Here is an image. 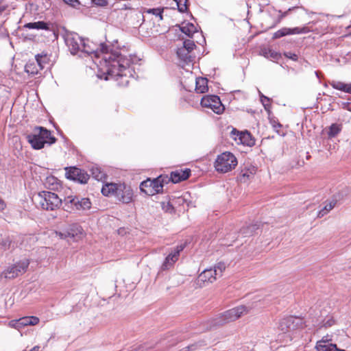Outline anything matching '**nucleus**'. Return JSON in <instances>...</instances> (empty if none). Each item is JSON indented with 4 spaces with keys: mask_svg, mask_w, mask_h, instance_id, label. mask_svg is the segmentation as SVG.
Listing matches in <instances>:
<instances>
[{
    "mask_svg": "<svg viewBox=\"0 0 351 351\" xmlns=\"http://www.w3.org/2000/svg\"><path fill=\"white\" fill-rule=\"evenodd\" d=\"M89 55H94L96 58L95 62L99 70L106 75L105 80L114 78L118 80L119 77H125L121 84L127 85L129 83L128 78L133 77L134 70L131 67L130 56H123L118 51H108V47L104 44L101 45L99 51H95L84 42L79 56Z\"/></svg>",
    "mask_w": 351,
    "mask_h": 351,
    "instance_id": "nucleus-1",
    "label": "nucleus"
},
{
    "mask_svg": "<svg viewBox=\"0 0 351 351\" xmlns=\"http://www.w3.org/2000/svg\"><path fill=\"white\" fill-rule=\"evenodd\" d=\"M101 193L105 196H114L123 204L131 202L133 198L132 189L125 183H106L102 186Z\"/></svg>",
    "mask_w": 351,
    "mask_h": 351,
    "instance_id": "nucleus-2",
    "label": "nucleus"
},
{
    "mask_svg": "<svg viewBox=\"0 0 351 351\" xmlns=\"http://www.w3.org/2000/svg\"><path fill=\"white\" fill-rule=\"evenodd\" d=\"M305 323L303 319L298 317H287L282 319L278 326L279 340L285 339L291 340L298 330L304 328Z\"/></svg>",
    "mask_w": 351,
    "mask_h": 351,
    "instance_id": "nucleus-3",
    "label": "nucleus"
},
{
    "mask_svg": "<svg viewBox=\"0 0 351 351\" xmlns=\"http://www.w3.org/2000/svg\"><path fill=\"white\" fill-rule=\"evenodd\" d=\"M248 312V308L243 305L226 311L218 315L215 318L208 320V328L211 330L227 323L234 322L241 316L247 314Z\"/></svg>",
    "mask_w": 351,
    "mask_h": 351,
    "instance_id": "nucleus-4",
    "label": "nucleus"
},
{
    "mask_svg": "<svg viewBox=\"0 0 351 351\" xmlns=\"http://www.w3.org/2000/svg\"><path fill=\"white\" fill-rule=\"evenodd\" d=\"M26 138L34 149H40L45 144L52 145L56 141V138L51 135V132L41 126L35 127L33 132L27 134Z\"/></svg>",
    "mask_w": 351,
    "mask_h": 351,
    "instance_id": "nucleus-5",
    "label": "nucleus"
},
{
    "mask_svg": "<svg viewBox=\"0 0 351 351\" xmlns=\"http://www.w3.org/2000/svg\"><path fill=\"white\" fill-rule=\"evenodd\" d=\"M36 199L41 208L46 210H54L58 208L62 202L55 193L45 191L39 193Z\"/></svg>",
    "mask_w": 351,
    "mask_h": 351,
    "instance_id": "nucleus-6",
    "label": "nucleus"
},
{
    "mask_svg": "<svg viewBox=\"0 0 351 351\" xmlns=\"http://www.w3.org/2000/svg\"><path fill=\"white\" fill-rule=\"evenodd\" d=\"M237 163V158L233 154L225 152L217 156L214 166L217 172L227 173L234 169Z\"/></svg>",
    "mask_w": 351,
    "mask_h": 351,
    "instance_id": "nucleus-7",
    "label": "nucleus"
},
{
    "mask_svg": "<svg viewBox=\"0 0 351 351\" xmlns=\"http://www.w3.org/2000/svg\"><path fill=\"white\" fill-rule=\"evenodd\" d=\"M164 179L159 176L156 179H147L141 183V191L147 195H154L162 191Z\"/></svg>",
    "mask_w": 351,
    "mask_h": 351,
    "instance_id": "nucleus-8",
    "label": "nucleus"
},
{
    "mask_svg": "<svg viewBox=\"0 0 351 351\" xmlns=\"http://www.w3.org/2000/svg\"><path fill=\"white\" fill-rule=\"evenodd\" d=\"M29 265V260L23 259L16 263V264L8 267L3 271L1 276L8 279L14 278L24 274L27 271Z\"/></svg>",
    "mask_w": 351,
    "mask_h": 351,
    "instance_id": "nucleus-9",
    "label": "nucleus"
},
{
    "mask_svg": "<svg viewBox=\"0 0 351 351\" xmlns=\"http://www.w3.org/2000/svg\"><path fill=\"white\" fill-rule=\"evenodd\" d=\"M201 106L212 110L215 113L220 114L224 111V106L219 97L217 95H206L201 100Z\"/></svg>",
    "mask_w": 351,
    "mask_h": 351,
    "instance_id": "nucleus-10",
    "label": "nucleus"
},
{
    "mask_svg": "<svg viewBox=\"0 0 351 351\" xmlns=\"http://www.w3.org/2000/svg\"><path fill=\"white\" fill-rule=\"evenodd\" d=\"M56 234L59 236L60 239H73L74 241H77L83 238L85 233L79 224L74 223L71 225L68 230L64 232H56Z\"/></svg>",
    "mask_w": 351,
    "mask_h": 351,
    "instance_id": "nucleus-11",
    "label": "nucleus"
},
{
    "mask_svg": "<svg viewBox=\"0 0 351 351\" xmlns=\"http://www.w3.org/2000/svg\"><path fill=\"white\" fill-rule=\"evenodd\" d=\"M84 41L77 34H68L65 37V43L73 55L79 54Z\"/></svg>",
    "mask_w": 351,
    "mask_h": 351,
    "instance_id": "nucleus-12",
    "label": "nucleus"
},
{
    "mask_svg": "<svg viewBox=\"0 0 351 351\" xmlns=\"http://www.w3.org/2000/svg\"><path fill=\"white\" fill-rule=\"evenodd\" d=\"M184 247L185 245L182 244L176 246V247H175L165 258V260L161 266V269L162 270H166L171 268L178 260L180 253L184 250Z\"/></svg>",
    "mask_w": 351,
    "mask_h": 351,
    "instance_id": "nucleus-13",
    "label": "nucleus"
},
{
    "mask_svg": "<svg viewBox=\"0 0 351 351\" xmlns=\"http://www.w3.org/2000/svg\"><path fill=\"white\" fill-rule=\"evenodd\" d=\"M232 136L238 143H241L247 146H252L254 145V140L252 135L247 131L239 132L234 129L232 132Z\"/></svg>",
    "mask_w": 351,
    "mask_h": 351,
    "instance_id": "nucleus-14",
    "label": "nucleus"
},
{
    "mask_svg": "<svg viewBox=\"0 0 351 351\" xmlns=\"http://www.w3.org/2000/svg\"><path fill=\"white\" fill-rule=\"evenodd\" d=\"M66 202L73 205L76 210H86L91 207V202L88 198H79L77 197L69 196L65 199Z\"/></svg>",
    "mask_w": 351,
    "mask_h": 351,
    "instance_id": "nucleus-15",
    "label": "nucleus"
},
{
    "mask_svg": "<svg viewBox=\"0 0 351 351\" xmlns=\"http://www.w3.org/2000/svg\"><path fill=\"white\" fill-rule=\"evenodd\" d=\"M309 30L307 27H294V28H288L283 27L277 32H276L273 35L274 39L280 38L282 36L291 34H306L308 32Z\"/></svg>",
    "mask_w": 351,
    "mask_h": 351,
    "instance_id": "nucleus-16",
    "label": "nucleus"
},
{
    "mask_svg": "<svg viewBox=\"0 0 351 351\" xmlns=\"http://www.w3.org/2000/svg\"><path fill=\"white\" fill-rule=\"evenodd\" d=\"M69 178L77 180L82 184H85L88 182L89 176L80 169L73 168L69 173Z\"/></svg>",
    "mask_w": 351,
    "mask_h": 351,
    "instance_id": "nucleus-17",
    "label": "nucleus"
},
{
    "mask_svg": "<svg viewBox=\"0 0 351 351\" xmlns=\"http://www.w3.org/2000/svg\"><path fill=\"white\" fill-rule=\"evenodd\" d=\"M217 276L216 271H213V268L204 269L198 276V282H213Z\"/></svg>",
    "mask_w": 351,
    "mask_h": 351,
    "instance_id": "nucleus-18",
    "label": "nucleus"
},
{
    "mask_svg": "<svg viewBox=\"0 0 351 351\" xmlns=\"http://www.w3.org/2000/svg\"><path fill=\"white\" fill-rule=\"evenodd\" d=\"M191 175L190 169L178 170L171 173V180L173 183H178L182 180H185L189 178Z\"/></svg>",
    "mask_w": 351,
    "mask_h": 351,
    "instance_id": "nucleus-19",
    "label": "nucleus"
},
{
    "mask_svg": "<svg viewBox=\"0 0 351 351\" xmlns=\"http://www.w3.org/2000/svg\"><path fill=\"white\" fill-rule=\"evenodd\" d=\"M256 169L254 167L242 169L239 174V180L244 183L247 182L254 177L256 173Z\"/></svg>",
    "mask_w": 351,
    "mask_h": 351,
    "instance_id": "nucleus-20",
    "label": "nucleus"
},
{
    "mask_svg": "<svg viewBox=\"0 0 351 351\" xmlns=\"http://www.w3.org/2000/svg\"><path fill=\"white\" fill-rule=\"evenodd\" d=\"M330 85L335 89L351 94V83H344L340 81H332Z\"/></svg>",
    "mask_w": 351,
    "mask_h": 351,
    "instance_id": "nucleus-21",
    "label": "nucleus"
},
{
    "mask_svg": "<svg viewBox=\"0 0 351 351\" xmlns=\"http://www.w3.org/2000/svg\"><path fill=\"white\" fill-rule=\"evenodd\" d=\"M195 90L204 93L208 90V80L205 77H197L195 80Z\"/></svg>",
    "mask_w": 351,
    "mask_h": 351,
    "instance_id": "nucleus-22",
    "label": "nucleus"
},
{
    "mask_svg": "<svg viewBox=\"0 0 351 351\" xmlns=\"http://www.w3.org/2000/svg\"><path fill=\"white\" fill-rule=\"evenodd\" d=\"M324 341H317L316 344L317 351H345L344 350L338 349L335 344L325 345Z\"/></svg>",
    "mask_w": 351,
    "mask_h": 351,
    "instance_id": "nucleus-23",
    "label": "nucleus"
},
{
    "mask_svg": "<svg viewBox=\"0 0 351 351\" xmlns=\"http://www.w3.org/2000/svg\"><path fill=\"white\" fill-rule=\"evenodd\" d=\"M25 70L29 74L36 75L40 71V66L39 63L35 62V60L29 61L26 64Z\"/></svg>",
    "mask_w": 351,
    "mask_h": 351,
    "instance_id": "nucleus-24",
    "label": "nucleus"
},
{
    "mask_svg": "<svg viewBox=\"0 0 351 351\" xmlns=\"http://www.w3.org/2000/svg\"><path fill=\"white\" fill-rule=\"evenodd\" d=\"M262 56L267 58L278 60L281 58V54L276 51L269 48L263 49L261 51Z\"/></svg>",
    "mask_w": 351,
    "mask_h": 351,
    "instance_id": "nucleus-25",
    "label": "nucleus"
},
{
    "mask_svg": "<svg viewBox=\"0 0 351 351\" xmlns=\"http://www.w3.org/2000/svg\"><path fill=\"white\" fill-rule=\"evenodd\" d=\"M25 27L28 29H48L49 25L44 21H37L34 23H28L25 25Z\"/></svg>",
    "mask_w": 351,
    "mask_h": 351,
    "instance_id": "nucleus-26",
    "label": "nucleus"
},
{
    "mask_svg": "<svg viewBox=\"0 0 351 351\" xmlns=\"http://www.w3.org/2000/svg\"><path fill=\"white\" fill-rule=\"evenodd\" d=\"M181 31L188 36H192L194 33L197 32L196 27L191 23L182 25Z\"/></svg>",
    "mask_w": 351,
    "mask_h": 351,
    "instance_id": "nucleus-27",
    "label": "nucleus"
},
{
    "mask_svg": "<svg viewBox=\"0 0 351 351\" xmlns=\"http://www.w3.org/2000/svg\"><path fill=\"white\" fill-rule=\"evenodd\" d=\"M341 130V125L337 123H332L330 128L329 131L328 132V135L329 138L335 137Z\"/></svg>",
    "mask_w": 351,
    "mask_h": 351,
    "instance_id": "nucleus-28",
    "label": "nucleus"
},
{
    "mask_svg": "<svg viewBox=\"0 0 351 351\" xmlns=\"http://www.w3.org/2000/svg\"><path fill=\"white\" fill-rule=\"evenodd\" d=\"M175 199H173L168 202H161V207L162 209L169 213H173L175 211L174 207H173V202L175 201Z\"/></svg>",
    "mask_w": 351,
    "mask_h": 351,
    "instance_id": "nucleus-29",
    "label": "nucleus"
},
{
    "mask_svg": "<svg viewBox=\"0 0 351 351\" xmlns=\"http://www.w3.org/2000/svg\"><path fill=\"white\" fill-rule=\"evenodd\" d=\"M91 173L93 178L97 180H101L106 177L105 173L98 167H93L91 169Z\"/></svg>",
    "mask_w": 351,
    "mask_h": 351,
    "instance_id": "nucleus-30",
    "label": "nucleus"
},
{
    "mask_svg": "<svg viewBox=\"0 0 351 351\" xmlns=\"http://www.w3.org/2000/svg\"><path fill=\"white\" fill-rule=\"evenodd\" d=\"M335 204L336 202L335 201H332L328 203L321 210L319 211L317 217H324L335 207Z\"/></svg>",
    "mask_w": 351,
    "mask_h": 351,
    "instance_id": "nucleus-31",
    "label": "nucleus"
},
{
    "mask_svg": "<svg viewBox=\"0 0 351 351\" xmlns=\"http://www.w3.org/2000/svg\"><path fill=\"white\" fill-rule=\"evenodd\" d=\"M177 55L179 58H180L181 60L186 62H187L188 61H191V56L189 55V53L186 51V49H178L177 51Z\"/></svg>",
    "mask_w": 351,
    "mask_h": 351,
    "instance_id": "nucleus-32",
    "label": "nucleus"
},
{
    "mask_svg": "<svg viewBox=\"0 0 351 351\" xmlns=\"http://www.w3.org/2000/svg\"><path fill=\"white\" fill-rule=\"evenodd\" d=\"M35 62L39 63V66H40V70L43 69L45 65L47 63L48 58L47 55H37L36 56Z\"/></svg>",
    "mask_w": 351,
    "mask_h": 351,
    "instance_id": "nucleus-33",
    "label": "nucleus"
},
{
    "mask_svg": "<svg viewBox=\"0 0 351 351\" xmlns=\"http://www.w3.org/2000/svg\"><path fill=\"white\" fill-rule=\"evenodd\" d=\"M213 271H216L217 276H221L222 273L226 269V265L224 263L220 262L217 263L214 268H213Z\"/></svg>",
    "mask_w": 351,
    "mask_h": 351,
    "instance_id": "nucleus-34",
    "label": "nucleus"
},
{
    "mask_svg": "<svg viewBox=\"0 0 351 351\" xmlns=\"http://www.w3.org/2000/svg\"><path fill=\"white\" fill-rule=\"evenodd\" d=\"M183 45H184V46L182 48V49H186V51H188L189 53L191 52L194 49V47H195V45L194 42L193 40H185L183 43Z\"/></svg>",
    "mask_w": 351,
    "mask_h": 351,
    "instance_id": "nucleus-35",
    "label": "nucleus"
},
{
    "mask_svg": "<svg viewBox=\"0 0 351 351\" xmlns=\"http://www.w3.org/2000/svg\"><path fill=\"white\" fill-rule=\"evenodd\" d=\"M28 326H35L38 324L39 319L35 316L26 317Z\"/></svg>",
    "mask_w": 351,
    "mask_h": 351,
    "instance_id": "nucleus-36",
    "label": "nucleus"
},
{
    "mask_svg": "<svg viewBox=\"0 0 351 351\" xmlns=\"http://www.w3.org/2000/svg\"><path fill=\"white\" fill-rule=\"evenodd\" d=\"M0 244L4 250H6L10 247L11 241L8 238L3 239L1 241H0Z\"/></svg>",
    "mask_w": 351,
    "mask_h": 351,
    "instance_id": "nucleus-37",
    "label": "nucleus"
},
{
    "mask_svg": "<svg viewBox=\"0 0 351 351\" xmlns=\"http://www.w3.org/2000/svg\"><path fill=\"white\" fill-rule=\"evenodd\" d=\"M284 56L287 58H289L292 60H294V61H297L298 60V55L294 53H292V52H290V51H288V52H285L284 53Z\"/></svg>",
    "mask_w": 351,
    "mask_h": 351,
    "instance_id": "nucleus-38",
    "label": "nucleus"
},
{
    "mask_svg": "<svg viewBox=\"0 0 351 351\" xmlns=\"http://www.w3.org/2000/svg\"><path fill=\"white\" fill-rule=\"evenodd\" d=\"M18 322H19V330L21 329L24 326H28L26 317H23L19 319Z\"/></svg>",
    "mask_w": 351,
    "mask_h": 351,
    "instance_id": "nucleus-39",
    "label": "nucleus"
},
{
    "mask_svg": "<svg viewBox=\"0 0 351 351\" xmlns=\"http://www.w3.org/2000/svg\"><path fill=\"white\" fill-rule=\"evenodd\" d=\"M8 8L5 0H0V15Z\"/></svg>",
    "mask_w": 351,
    "mask_h": 351,
    "instance_id": "nucleus-40",
    "label": "nucleus"
},
{
    "mask_svg": "<svg viewBox=\"0 0 351 351\" xmlns=\"http://www.w3.org/2000/svg\"><path fill=\"white\" fill-rule=\"evenodd\" d=\"M8 326L11 328L19 330L18 319L10 321L8 323Z\"/></svg>",
    "mask_w": 351,
    "mask_h": 351,
    "instance_id": "nucleus-41",
    "label": "nucleus"
},
{
    "mask_svg": "<svg viewBox=\"0 0 351 351\" xmlns=\"http://www.w3.org/2000/svg\"><path fill=\"white\" fill-rule=\"evenodd\" d=\"M150 12H152L153 14L156 15V16H158L160 17V20H162V10H161L159 8H157V9H152Z\"/></svg>",
    "mask_w": 351,
    "mask_h": 351,
    "instance_id": "nucleus-42",
    "label": "nucleus"
},
{
    "mask_svg": "<svg viewBox=\"0 0 351 351\" xmlns=\"http://www.w3.org/2000/svg\"><path fill=\"white\" fill-rule=\"evenodd\" d=\"M261 101L263 104V105L265 106V108H266V106L268 105L267 103L269 102V99L263 95H261Z\"/></svg>",
    "mask_w": 351,
    "mask_h": 351,
    "instance_id": "nucleus-43",
    "label": "nucleus"
},
{
    "mask_svg": "<svg viewBox=\"0 0 351 351\" xmlns=\"http://www.w3.org/2000/svg\"><path fill=\"white\" fill-rule=\"evenodd\" d=\"M334 320L332 319H328L326 322L324 323L322 326L326 328L331 326L334 324Z\"/></svg>",
    "mask_w": 351,
    "mask_h": 351,
    "instance_id": "nucleus-44",
    "label": "nucleus"
},
{
    "mask_svg": "<svg viewBox=\"0 0 351 351\" xmlns=\"http://www.w3.org/2000/svg\"><path fill=\"white\" fill-rule=\"evenodd\" d=\"M293 9V8H289V9H288V10H287V11H286V12H283V13H282V12H281V11L280 10V11H279V12L280 13V15L279 16V19H278V20H279V21H280V20H281V19H282L284 17H285V16L288 14V13H289L291 10H292Z\"/></svg>",
    "mask_w": 351,
    "mask_h": 351,
    "instance_id": "nucleus-45",
    "label": "nucleus"
},
{
    "mask_svg": "<svg viewBox=\"0 0 351 351\" xmlns=\"http://www.w3.org/2000/svg\"><path fill=\"white\" fill-rule=\"evenodd\" d=\"M319 341H324L326 342L324 344L325 345H327V344H332V343H330L331 341V339L329 338V336H325V337H323L322 339L321 340H319Z\"/></svg>",
    "mask_w": 351,
    "mask_h": 351,
    "instance_id": "nucleus-46",
    "label": "nucleus"
},
{
    "mask_svg": "<svg viewBox=\"0 0 351 351\" xmlns=\"http://www.w3.org/2000/svg\"><path fill=\"white\" fill-rule=\"evenodd\" d=\"M272 125L275 130H277L278 128H281V124L279 123H277L276 121H274L272 122Z\"/></svg>",
    "mask_w": 351,
    "mask_h": 351,
    "instance_id": "nucleus-47",
    "label": "nucleus"
},
{
    "mask_svg": "<svg viewBox=\"0 0 351 351\" xmlns=\"http://www.w3.org/2000/svg\"><path fill=\"white\" fill-rule=\"evenodd\" d=\"M5 208V202H3V200H2L1 198H0V211L4 210V208Z\"/></svg>",
    "mask_w": 351,
    "mask_h": 351,
    "instance_id": "nucleus-48",
    "label": "nucleus"
},
{
    "mask_svg": "<svg viewBox=\"0 0 351 351\" xmlns=\"http://www.w3.org/2000/svg\"><path fill=\"white\" fill-rule=\"evenodd\" d=\"M24 351H27V350H24ZM27 351H43L41 350V348L38 346H34V348H32V349H30L29 350H27Z\"/></svg>",
    "mask_w": 351,
    "mask_h": 351,
    "instance_id": "nucleus-49",
    "label": "nucleus"
},
{
    "mask_svg": "<svg viewBox=\"0 0 351 351\" xmlns=\"http://www.w3.org/2000/svg\"><path fill=\"white\" fill-rule=\"evenodd\" d=\"M194 348H195V346L192 345V346L185 348L184 349H183L180 351H190V350H193Z\"/></svg>",
    "mask_w": 351,
    "mask_h": 351,
    "instance_id": "nucleus-50",
    "label": "nucleus"
},
{
    "mask_svg": "<svg viewBox=\"0 0 351 351\" xmlns=\"http://www.w3.org/2000/svg\"><path fill=\"white\" fill-rule=\"evenodd\" d=\"M54 181H56V179L54 177H50V178H47V182H54ZM52 184H53V182H52Z\"/></svg>",
    "mask_w": 351,
    "mask_h": 351,
    "instance_id": "nucleus-51",
    "label": "nucleus"
},
{
    "mask_svg": "<svg viewBox=\"0 0 351 351\" xmlns=\"http://www.w3.org/2000/svg\"><path fill=\"white\" fill-rule=\"evenodd\" d=\"M347 109L349 110V111H351V103L350 104H348L347 105Z\"/></svg>",
    "mask_w": 351,
    "mask_h": 351,
    "instance_id": "nucleus-52",
    "label": "nucleus"
},
{
    "mask_svg": "<svg viewBox=\"0 0 351 351\" xmlns=\"http://www.w3.org/2000/svg\"><path fill=\"white\" fill-rule=\"evenodd\" d=\"M177 200H178V202H180L181 201H182V200H183V199H182V198H181V197H178V198L177 199Z\"/></svg>",
    "mask_w": 351,
    "mask_h": 351,
    "instance_id": "nucleus-53",
    "label": "nucleus"
}]
</instances>
